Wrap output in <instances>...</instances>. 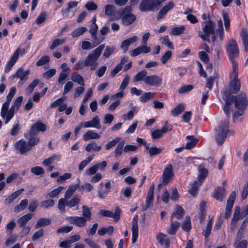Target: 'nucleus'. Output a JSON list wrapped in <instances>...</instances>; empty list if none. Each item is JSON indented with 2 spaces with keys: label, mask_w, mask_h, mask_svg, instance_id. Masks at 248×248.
I'll return each mask as SVG.
<instances>
[{
  "label": "nucleus",
  "mask_w": 248,
  "mask_h": 248,
  "mask_svg": "<svg viewBox=\"0 0 248 248\" xmlns=\"http://www.w3.org/2000/svg\"><path fill=\"white\" fill-rule=\"evenodd\" d=\"M182 229L186 232H189L191 228V221L189 217H186L185 220L182 225Z\"/></svg>",
  "instance_id": "obj_55"
},
{
  "label": "nucleus",
  "mask_w": 248,
  "mask_h": 248,
  "mask_svg": "<svg viewBox=\"0 0 248 248\" xmlns=\"http://www.w3.org/2000/svg\"><path fill=\"white\" fill-rule=\"evenodd\" d=\"M154 184H152L150 186L148 192V194L146 199V207L148 208L151 206L153 200L154 199Z\"/></svg>",
  "instance_id": "obj_27"
},
{
  "label": "nucleus",
  "mask_w": 248,
  "mask_h": 248,
  "mask_svg": "<svg viewBox=\"0 0 248 248\" xmlns=\"http://www.w3.org/2000/svg\"><path fill=\"white\" fill-rule=\"evenodd\" d=\"M200 185H201V184H200V182L195 181L191 185V187L189 190V192L191 195L195 196V195H196V194L198 191L199 187Z\"/></svg>",
  "instance_id": "obj_52"
},
{
  "label": "nucleus",
  "mask_w": 248,
  "mask_h": 248,
  "mask_svg": "<svg viewBox=\"0 0 248 248\" xmlns=\"http://www.w3.org/2000/svg\"><path fill=\"white\" fill-rule=\"evenodd\" d=\"M185 27L184 25H181L179 27H173L170 32V34L171 35H178L180 34H183L185 31Z\"/></svg>",
  "instance_id": "obj_42"
},
{
  "label": "nucleus",
  "mask_w": 248,
  "mask_h": 248,
  "mask_svg": "<svg viewBox=\"0 0 248 248\" xmlns=\"http://www.w3.org/2000/svg\"><path fill=\"white\" fill-rule=\"evenodd\" d=\"M30 135V138L27 142L29 145L31 146V149L33 146L36 145L39 142L40 139L39 137H35L34 135Z\"/></svg>",
  "instance_id": "obj_63"
},
{
  "label": "nucleus",
  "mask_w": 248,
  "mask_h": 248,
  "mask_svg": "<svg viewBox=\"0 0 248 248\" xmlns=\"http://www.w3.org/2000/svg\"><path fill=\"white\" fill-rule=\"evenodd\" d=\"M172 125L167 123L161 129H155L152 131L151 136L153 139H157L161 138L164 134L172 130Z\"/></svg>",
  "instance_id": "obj_15"
},
{
  "label": "nucleus",
  "mask_w": 248,
  "mask_h": 248,
  "mask_svg": "<svg viewBox=\"0 0 248 248\" xmlns=\"http://www.w3.org/2000/svg\"><path fill=\"white\" fill-rule=\"evenodd\" d=\"M20 53H21V54L23 55L25 53V51L24 50H21V48L18 47L14 52L10 60L7 62L4 69L5 73H7L10 71L12 67L17 61Z\"/></svg>",
  "instance_id": "obj_12"
},
{
  "label": "nucleus",
  "mask_w": 248,
  "mask_h": 248,
  "mask_svg": "<svg viewBox=\"0 0 248 248\" xmlns=\"http://www.w3.org/2000/svg\"><path fill=\"white\" fill-rule=\"evenodd\" d=\"M82 216L87 220H90L91 219L92 214L90 209L86 205L82 206Z\"/></svg>",
  "instance_id": "obj_56"
},
{
  "label": "nucleus",
  "mask_w": 248,
  "mask_h": 248,
  "mask_svg": "<svg viewBox=\"0 0 248 248\" xmlns=\"http://www.w3.org/2000/svg\"><path fill=\"white\" fill-rule=\"evenodd\" d=\"M138 112L137 108L136 106H133L131 108V109L126 114H124L123 116V118L124 120H131L133 119L135 114Z\"/></svg>",
  "instance_id": "obj_44"
},
{
  "label": "nucleus",
  "mask_w": 248,
  "mask_h": 248,
  "mask_svg": "<svg viewBox=\"0 0 248 248\" xmlns=\"http://www.w3.org/2000/svg\"><path fill=\"white\" fill-rule=\"evenodd\" d=\"M145 149L148 151L149 155L151 156L160 154L163 150V148L161 147L158 148L155 145L151 147H149V146H146Z\"/></svg>",
  "instance_id": "obj_33"
},
{
  "label": "nucleus",
  "mask_w": 248,
  "mask_h": 248,
  "mask_svg": "<svg viewBox=\"0 0 248 248\" xmlns=\"http://www.w3.org/2000/svg\"><path fill=\"white\" fill-rule=\"evenodd\" d=\"M241 37L245 49L246 51H248V34L245 29L242 30L241 33Z\"/></svg>",
  "instance_id": "obj_48"
},
{
  "label": "nucleus",
  "mask_w": 248,
  "mask_h": 248,
  "mask_svg": "<svg viewBox=\"0 0 248 248\" xmlns=\"http://www.w3.org/2000/svg\"><path fill=\"white\" fill-rule=\"evenodd\" d=\"M185 105L183 103H180L170 111L171 114L175 117L182 113L185 109Z\"/></svg>",
  "instance_id": "obj_41"
},
{
  "label": "nucleus",
  "mask_w": 248,
  "mask_h": 248,
  "mask_svg": "<svg viewBox=\"0 0 248 248\" xmlns=\"http://www.w3.org/2000/svg\"><path fill=\"white\" fill-rule=\"evenodd\" d=\"M229 131V122L225 120L218 125L216 128L215 138L218 144H222L225 141Z\"/></svg>",
  "instance_id": "obj_5"
},
{
  "label": "nucleus",
  "mask_w": 248,
  "mask_h": 248,
  "mask_svg": "<svg viewBox=\"0 0 248 248\" xmlns=\"http://www.w3.org/2000/svg\"><path fill=\"white\" fill-rule=\"evenodd\" d=\"M159 40L162 44L167 46L169 48L171 49H174L173 44L170 41L168 35L161 37Z\"/></svg>",
  "instance_id": "obj_54"
},
{
  "label": "nucleus",
  "mask_w": 248,
  "mask_h": 248,
  "mask_svg": "<svg viewBox=\"0 0 248 248\" xmlns=\"http://www.w3.org/2000/svg\"><path fill=\"white\" fill-rule=\"evenodd\" d=\"M147 77V72L145 70H141L138 72L133 78L134 82L143 81L145 83V79Z\"/></svg>",
  "instance_id": "obj_36"
},
{
  "label": "nucleus",
  "mask_w": 248,
  "mask_h": 248,
  "mask_svg": "<svg viewBox=\"0 0 248 248\" xmlns=\"http://www.w3.org/2000/svg\"><path fill=\"white\" fill-rule=\"evenodd\" d=\"M228 95L232 100V103L234 102L236 108L245 110L247 108L248 100L246 93H242L237 95H232L231 93H228Z\"/></svg>",
  "instance_id": "obj_8"
},
{
  "label": "nucleus",
  "mask_w": 248,
  "mask_h": 248,
  "mask_svg": "<svg viewBox=\"0 0 248 248\" xmlns=\"http://www.w3.org/2000/svg\"><path fill=\"white\" fill-rule=\"evenodd\" d=\"M225 193V188L224 187H219L214 191L213 197L217 200L222 201L224 197Z\"/></svg>",
  "instance_id": "obj_30"
},
{
  "label": "nucleus",
  "mask_w": 248,
  "mask_h": 248,
  "mask_svg": "<svg viewBox=\"0 0 248 248\" xmlns=\"http://www.w3.org/2000/svg\"><path fill=\"white\" fill-rule=\"evenodd\" d=\"M241 217V215L239 210H235L233 214V217L232 220L231 228L233 229L236 226V222Z\"/></svg>",
  "instance_id": "obj_51"
},
{
  "label": "nucleus",
  "mask_w": 248,
  "mask_h": 248,
  "mask_svg": "<svg viewBox=\"0 0 248 248\" xmlns=\"http://www.w3.org/2000/svg\"><path fill=\"white\" fill-rule=\"evenodd\" d=\"M180 226V223L177 221L173 222L172 220L170 223V226L168 229L167 232L170 234H175Z\"/></svg>",
  "instance_id": "obj_46"
},
{
  "label": "nucleus",
  "mask_w": 248,
  "mask_h": 248,
  "mask_svg": "<svg viewBox=\"0 0 248 248\" xmlns=\"http://www.w3.org/2000/svg\"><path fill=\"white\" fill-rule=\"evenodd\" d=\"M151 51V49L149 46L143 44L132 50L130 54L132 57H136L141 53H149Z\"/></svg>",
  "instance_id": "obj_20"
},
{
  "label": "nucleus",
  "mask_w": 248,
  "mask_h": 248,
  "mask_svg": "<svg viewBox=\"0 0 248 248\" xmlns=\"http://www.w3.org/2000/svg\"><path fill=\"white\" fill-rule=\"evenodd\" d=\"M94 156L93 155H90L87 157L85 159L81 161L78 166V170L80 171L83 170L88 164H89L93 159Z\"/></svg>",
  "instance_id": "obj_50"
},
{
  "label": "nucleus",
  "mask_w": 248,
  "mask_h": 248,
  "mask_svg": "<svg viewBox=\"0 0 248 248\" xmlns=\"http://www.w3.org/2000/svg\"><path fill=\"white\" fill-rule=\"evenodd\" d=\"M71 176L72 174L71 173H65L63 175L58 177L57 182L60 184L64 183L67 179H70Z\"/></svg>",
  "instance_id": "obj_61"
},
{
  "label": "nucleus",
  "mask_w": 248,
  "mask_h": 248,
  "mask_svg": "<svg viewBox=\"0 0 248 248\" xmlns=\"http://www.w3.org/2000/svg\"><path fill=\"white\" fill-rule=\"evenodd\" d=\"M124 141L123 140L121 142H120L118 145H117L115 151H114V155L116 157H119L121 155L124 145Z\"/></svg>",
  "instance_id": "obj_57"
},
{
  "label": "nucleus",
  "mask_w": 248,
  "mask_h": 248,
  "mask_svg": "<svg viewBox=\"0 0 248 248\" xmlns=\"http://www.w3.org/2000/svg\"><path fill=\"white\" fill-rule=\"evenodd\" d=\"M132 8L130 6L124 7L121 13L123 16L122 18V23L124 26H128L132 24L136 20V16L131 13Z\"/></svg>",
  "instance_id": "obj_9"
},
{
  "label": "nucleus",
  "mask_w": 248,
  "mask_h": 248,
  "mask_svg": "<svg viewBox=\"0 0 248 248\" xmlns=\"http://www.w3.org/2000/svg\"><path fill=\"white\" fill-rule=\"evenodd\" d=\"M193 89V86L191 85H185L180 87L178 93L180 94L186 93L191 91Z\"/></svg>",
  "instance_id": "obj_59"
},
{
  "label": "nucleus",
  "mask_w": 248,
  "mask_h": 248,
  "mask_svg": "<svg viewBox=\"0 0 248 248\" xmlns=\"http://www.w3.org/2000/svg\"><path fill=\"white\" fill-rule=\"evenodd\" d=\"M87 30L88 29L86 27H81L78 28L72 32L71 36L73 38L80 36L86 32Z\"/></svg>",
  "instance_id": "obj_45"
},
{
  "label": "nucleus",
  "mask_w": 248,
  "mask_h": 248,
  "mask_svg": "<svg viewBox=\"0 0 248 248\" xmlns=\"http://www.w3.org/2000/svg\"><path fill=\"white\" fill-rule=\"evenodd\" d=\"M66 220L70 223L73 224L79 227H82L86 225L87 220L82 217H69Z\"/></svg>",
  "instance_id": "obj_18"
},
{
  "label": "nucleus",
  "mask_w": 248,
  "mask_h": 248,
  "mask_svg": "<svg viewBox=\"0 0 248 248\" xmlns=\"http://www.w3.org/2000/svg\"><path fill=\"white\" fill-rule=\"evenodd\" d=\"M28 204V201L27 199L22 200L20 203L16 206L14 208V211L18 213L25 209Z\"/></svg>",
  "instance_id": "obj_49"
},
{
  "label": "nucleus",
  "mask_w": 248,
  "mask_h": 248,
  "mask_svg": "<svg viewBox=\"0 0 248 248\" xmlns=\"http://www.w3.org/2000/svg\"><path fill=\"white\" fill-rule=\"evenodd\" d=\"M66 41V39L57 38L52 41L49 46V49L51 50L55 49L57 47L63 44Z\"/></svg>",
  "instance_id": "obj_43"
},
{
  "label": "nucleus",
  "mask_w": 248,
  "mask_h": 248,
  "mask_svg": "<svg viewBox=\"0 0 248 248\" xmlns=\"http://www.w3.org/2000/svg\"><path fill=\"white\" fill-rule=\"evenodd\" d=\"M174 174L173 172V167L171 164H167L164 169L162 174V184L158 185V188H160L163 185H166L168 184L172 179Z\"/></svg>",
  "instance_id": "obj_11"
},
{
  "label": "nucleus",
  "mask_w": 248,
  "mask_h": 248,
  "mask_svg": "<svg viewBox=\"0 0 248 248\" xmlns=\"http://www.w3.org/2000/svg\"><path fill=\"white\" fill-rule=\"evenodd\" d=\"M105 47V45L102 44L98 46L92 52L89 53L84 61H78L74 65V69L76 70H82L85 67H89L91 71L94 70L97 67V60L101 55Z\"/></svg>",
  "instance_id": "obj_2"
},
{
  "label": "nucleus",
  "mask_w": 248,
  "mask_h": 248,
  "mask_svg": "<svg viewBox=\"0 0 248 248\" xmlns=\"http://www.w3.org/2000/svg\"><path fill=\"white\" fill-rule=\"evenodd\" d=\"M111 183L109 181H108L104 184L101 182L99 184L98 189V195L99 198L104 199L110 191Z\"/></svg>",
  "instance_id": "obj_13"
},
{
  "label": "nucleus",
  "mask_w": 248,
  "mask_h": 248,
  "mask_svg": "<svg viewBox=\"0 0 248 248\" xmlns=\"http://www.w3.org/2000/svg\"><path fill=\"white\" fill-rule=\"evenodd\" d=\"M226 50L232 67L238 66L237 62L235 60L239 55V49L236 41L233 38L230 39L226 44Z\"/></svg>",
  "instance_id": "obj_3"
},
{
  "label": "nucleus",
  "mask_w": 248,
  "mask_h": 248,
  "mask_svg": "<svg viewBox=\"0 0 248 248\" xmlns=\"http://www.w3.org/2000/svg\"><path fill=\"white\" fill-rule=\"evenodd\" d=\"M105 14L109 16V21H115L119 20L121 17V11H116V7L112 4H108L104 8Z\"/></svg>",
  "instance_id": "obj_10"
},
{
  "label": "nucleus",
  "mask_w": 248,
  "mask_h": 248,
  "mask_svg": "<svg viewBox=\"0 0 248 248\" xmlns=\"http://www.w3.org/2000/svg\"><path fill=\"white\" fill-rule=\"evenodd\" d=\"M145 83L150 86L159 87L162 83V79L156 75H147L145 79Z\"/></svg>",
  "instance_id": "obj_14"
},
{
  "label": "nucleus",
  "mask_w": 248,
  "mask_h": 248,
  "mask_svg": "<svg viewBox=\"0 0 248 248\" xmlns=\"http://www.w3.org/2000/svg\"><path fill=\"white\" fill-rule=\"evenodd\" d=\"M15 147L16 149L22 155L31 150V146L29 145L28 142L23 139L17 141L15 144Z\"/></svg>",
  "instance_id": "obj_16"
},
{
  "label": "nucleus",
  "mask_w": 248,
  "mask_h": 248,
  "mask_svg": "<svg viewBox=\"0 0 248 248\" xmlns=\"http://www.w3.org/2000/svg\"><path fill=\"white\" fill-rule=\"evenodd\" d=\"M78 187L79 185L78 184L70 186L65 193V198L69 199Z\"/></svg>",
  "instance_id": "obj_40"
},
{
  "label": "nucleus",
  "mask_w": 248,
  "mask_h": 248,
  "mask_svg": "<svg viewBox=\"0 0 248 248\" xmlns=\"http://www.w3.org/2000/svg\"><path fill=\"white\" fill-rule=\"evenodd\" d=\"M46 125L45 124L38 122L32 125L30 131V135H35L38 132H44L46 130Z\"/></svg>",
  "instance_id": "obj_24"
},
{
  "label": "nucleus",
  "mask_w": 248,
  "mask_h": 248,
  "mask_svg": "<svg viewBox=\"0 0 248 248\" xmlns=\"http://www.w3.org/2000/svg\"><path fill=\"white\" fill-rule=\"evenodd\" d=\"M29 74V70L24 71L23 68H20L17 70L14 77L19 78L21 81H26L28 79Z\"/></svg>",
  "instance_id": "obj_29"
},
{
  "label": "nucleus",
  "mask_w": 248,
  "mask_h": 248,
  "mask_svg": "<svg viewBox=\"0 0 248 248\" xmlns=\"http://www.w3.org/2000/svg\"><path fill=\"white\" fill-rule=\"evenodd\" d=\"M98 26L96 25V24H93L91 27V29H90L89 32L91 34V37L92 39L94 41V43H95V45L93 47H94L96 45H97L101 43L104 38H98L96 33L98 31Z\"/></svg>",
  "instance_id": "obj_23"
},
{
  "label": "nucleus",
  "mask_w": 248,
  "mask_h": 248,
  "mask_svg": "<svg viewBox=\"0 0 248 248\" xmlns=\"http://www.w3.org/2000/svg\"><path fill=\"white\" fill-rule=\"evenodd\" d=\"M138 219L137 216L134 217L132 220V242L133 243H135L139 236V227H138Z\"/></svg>",
  "instance_id": "obj_22"
},
{
  "label": "nucleus",
  "mask_w": 248,
  "mask_h": 248,
  "mask_svg": "<svg viewBox=\"0 0 248 248\" xmlns=\"http://www.w3.org/2000/svg\"><path fill=\"white\" fill-rule=\"evenodd\" d=\"M65 197L64 198H61L58 202V208L61 213L65 212V207L67 206V201Z\"/></svg>",
  "instance_id": "obj_60"
},
{
  "label": "nucleus",
  "mask_w": 248,
  "mask_h": 248,
  "mask_svg": "<svg viewBox=\"0 0 248 248\" xmlns=\"http://www.w3.org/2000/svg\"><path fill=\"white\" fill-rule=\"evenodd\" d=\"M215 24L214 22L208 20L202 23V31L203 33L201 31L199 32V36L204 41L210 42L209 36H213V38L215 39Z\"/></svg>",
  "instance_id": "obj_6"
},
{
  "label": "nucleus",
  "mask_w": 248,
  "mask_h": 248,
  "mask_svg": "<svg viewBox=\"0 0 248 248\" xmlns=\"http://www.w3.org/2000/svg\"><path fill=\"white\" fill-rule=\"evenodd\" d=\"M101 147L100 146L97 145L95 142H92L88 144L85 149L86 151L89 152L91 151L98 152L101 150Z\"/></svg>",
  "instance_id": "obj_53"
},
{
  "label": "nucleus",
  "mask_w": 248,
  "mask_h": 248,
  "mask_svg": "<svg viewBox=\"0 0 248 248\" xmlns=\"http://www.w3.org/2000/svg\"><path fill=\"white\" fill-rule=\"evenodd\" d=\"M229 86L230 90L225 91L228 93H237L240 89L241 82L238 78V66L232 67V71L229 74Z\"/></svg>",
  "instance_id": "obj_4"
},
{
  "label": "nucleus",
  "mask_w": 248,
  "mask_h": 248,
  "mask_svg": "<svg viewBox=\"0 0 248 248\" xmlns=\"http://www.w3.org/2000/svg\"><path fill=\"white\" fill-rule=\"evenodd\" d=\"M187 142L185 148L190 149L193 148L198 142V140L195 139L193 136H187L186 137Z\"/></svg>",
  "instance_id": "obj_35"
},
{
  "label": "nucleus",
  "mask_w": 248,
  "mask_h": 248,
  "mask_svg": "<svg viewBox=\"0 0 248 248\" xmlns=\"http://www.w3.org/2000/svg\"><path fill=\"white\" fill-rule=\"evenodd\" d=\"M81 197H78L75 196L70 200L67 201V206L69 208H72L74 207H76V209H78V204L80 202Z\"/></svg>",
  "instance_id": "obj_34"
},
{
  "label": "nucleus",
  "mask_w": 248,
  "mask_h": 248,
  "mask_svg": "<svg viewBox=\"0 0 248 248\" xmlns=\"http://www.w3.org/2000/svg\"><path fill=\"white\" fill-rule=\"evenodd\" d=\"M33 216V214L29 213L19 218L17 220V223L19 224V227H25L26 226L28 222L32 218Z\"/></svg>",
  "instance_id": "obj_32"
},
{
  "label": "nucleus",
  "mask_w": 248,
  "mask_h": 248,
  "mask_svg": "<svg viewBox=\"0 0 248 248\" xmlns=\"http://www.w3.org/2000/svg\"><path fill=\"white\" fill-rule=\"evenodd\" d=\"M138 39L137 36L134 35L130 38H127L124 40L121 44V48L123 49L124 52H126L129 46L135 42Z\"/></svg>",
  "instance_id": "obj_25"
},
{
  "label": "nucleus",
  "mask_w": 248,
  "mask_h": 248,
  "mask_svg": "<svg viewBox=\"0 0 248 248\" xmlns=\"http://www.w3.org/2000/svg\"><path fill=\"white\" fill-rule=\"evenodd\" d=\"M184 215V211L183 208L179 206H177L175 208V212L173 213L171 215V219L173 217H176L177 219H181Z\"/></svg>",
  "instance_id": "obj_47"
},
{
  "label": "nucleus",
  "mask_w": 248,
  "mask_h": 248,
  "mask_svg": "<svg viewBox=\"0 0 248 248\" xmlns=\"http://www.w3.org/2000/svg\"><path fill=\"white\" fill-rule=\"evenodd\" d=\"M51 222V219L48 218H40L37 221L35 228L38 229L41 227L46 226L49 225Z\"/></svg>",
  "instance_id": "obj_38"
},
{
  "label": "nucleus",
  "mask_w": 248,
  "mask_h": 248,
  "mask_svg": "<svg viewBox=\"0 0 248 248\" xmlns=\"http://www.w3.org/2000/svg\"><path fill=\"white\" fill-rule=\"evenodd\" d=\"M71 78L73 82H77L81 86L85 85L83 78L77 72L72 74Z\"/></svg>",
  "instance_id": "obj_37"
},
{
  "label": "nucleus",
  "mask_w": 248,
  "mask_h": 248,
  "mask_svg": "<svg viewBox=\"0 0 248 248\" xmlns=\"http://www.w3.org/2000/svg\"><path fill=\"white\" fill-rule=\"evenodd\" d=\"M156 238L161 245H165L167 248L169 247L170 240L167 238L166 235L162 233H158L156 236Z\"/></svg>",
  "instance_id": "obj_28"
},
{
  "label": "nucleus",
  "mask_w": 248,
  "mask_h": 248,
  "mask_svg": "<svg viewBox=\"0 0 248 248\" xmlns=\"http://www.w3.org/2000/svg\"><path fill=\"white\" fill-rule=\"evenodd\" d=\"M130 80V76L128 75H126L122 80L121 84L119 88L120 91H123L127 86Z\"/></svg>",
  "instance_id": "obj_64"
},
{
  "label": "nucleus",
  "mask_w": 248,
  "mask_h": 248,
  "mask_svg": "<svg viewBox=\"0 0 248 248\" xmlns=\"http://www.w3.org/2000/svg\"><path fill=\"white\" fill-rule=\"evenodd\" d=\"M23 191L24 189L22 188L16 191L5 199V202L8 204L11 203L15 199L18 197Z\"/></svg>",
  "instance_id": "obj_39"
},
{
  "label": "nucleus",
  "mask_w": 248,
  "mask_h": 248,
  "mask_svg": "<svg viewBox=\"0 0 248 248\" xmlns=\"http://www.w3.org/2000/svg\"><path fill=\"white\" fill-rule=\"evenodd\" d=\"M154 96V93L147 92L143 93L140 97V100L141 102H145L148 100L152 99Z\"/></svg>",
  "instance_id": "obj_58"
},
{
  "label": "nucleus",
  "mask_w": 248,
  "mask_h": 248,
  "mask_svg": "<svg viewBox=\"0 0 248 248\" xmlns=\"http://www.w3.org/2000/svg\"><path fill=\"white\" fill-rule=\"evenodd\" d=\"M16 93V88L15 87H11L6 96V101L2 105L0 114L2 118L5 120V124L8 123L13 117L15 111L19 109L23 101L22 96L17 97L10 109L8 110L10 102Z\"/></svg>",
  "instance_id": "obj_1"
},
{
  "label": "nucleus",
  "mask_w": 248,
  "mask_h": 248,
  "mask_svg": "<svg viewBox=\"0 0 248 248\" xmlns=\"http://www.w3.org/2000/svg\"><path fill=\"white\" fill-rule=\"evenodd\" d=\"M166 0H142L139 9L142 12L157 10Z\"/></svg>",
  "instance_id": "obj_7"
},
{
  "label": "nucleus",
  "mask_w": 248,
  "mask_h": 248,
  "mask_svg": "<svg viewBox=\"0 0 248 248\" xmlns=\"http://www.w3.org/2000/svg\"><path fill=\"white\" fill-rule=\"evenodd\" d=\"M100 135L93 130L87 131L82 137L84 140L88 141L90 140L98 139Z\"/></svg>",
  "instance_id": "obj_31"
},
{
  "label": "nucleus",
  "mask_w": 248,
  "mask_h": 248,
  "mask_svg": "<svg viewBox=\"0 0 248 248\" xmlns=\"http://www.w3.org/2000/svg\"><path fill=\"white\" fill-rule=\"evenodd\" d=\"M198 171L199 172L198 180L202 184L208 175V170L202 164L200 165L198 167Z\"/></svg>",
  "instance_id": "obj_26"
},
{
  "label": "nucleus",
  "mask_w": 248,
  "mask_h": 248,
  "mask_svg": "<svg viewBox=\"0 0 248 248\" xmlns=\"http://www.w3.org/2000/svg\"><path fill=\"white\" fill-rule=\"evenodd\" d=\"M235 197V192L234 191H232L230 194L227 201L226 211L224 215L225 218H228L231 215V209L233 206Z\"/></svg>",
  "instance_id": "obj_19"
},
{
  "label": "nucleus",
  "mask_w": 248,
  "mask_h": 248,
  "mask_svg": "<svg viewBox=\"0 0 248 248\" xmlns=\"http://www.w3.org/2000/svg\"><path fill=\"white\" fill-rule=\"evenodd\" d=\"M174 5L172 1H169L167 4L165 5L161 8L156 16V19L160 20L169 11L174 7Z\"/></svg>",
  "instance_id": "obj_21"
},
{
  "label": "nucleus",
  "mask_w": 248,
  "mask_h": 248,
  "mask_svg": "<svg viewBox=\"0 0 248 248\" xmlns=\"http://www.w3.org/2000/svg\"><path fill=\"white\" fill-rule=\"evenodd\" d=\"M222 98L225 102L224 107V112L227 117H229L231 115V112L232 111L231 105L232 104V100L228 95L227 92H224L222 93Z\"/></svg>",
  "instance_id": "obj_17"
},
{
  "label": "nucleus",
  "mask_w": 248,
  "mask_h": 248,
  "mask_svg": "<svg viewBox=\"0 0 248 248\" xmlns=\"http://www.w3.org/2000/svg\"><path fill=\"white\" fill-rule=\"evenodd\" d=\"M64 189V187L62 186H60L47 194V196L50 198H54L57 196L62 190Z\"/></svg>",
  "instance_id": "obj_62"
}]
</instances>
